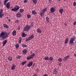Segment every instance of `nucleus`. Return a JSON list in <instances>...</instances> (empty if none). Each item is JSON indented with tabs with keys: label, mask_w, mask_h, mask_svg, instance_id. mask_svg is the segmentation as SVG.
Returning a JSON list of instances; mask_svg holds the SVG:
<instances>
[{
	"label": "nucleus",
	"mask_w": 76,
	"mask_h": 76,
	"mask_svg": "<svg viewBox=\"0 0 76 76\" xmlns=\"http://www.w3.org/2000/svg\"><path fill=\"white\" fill-rule=\"evenodd\" d=\"M9 35V33L4 32L2 31L0 34V37L2 39H6V38H7V36H8Z\"/></svg>",
	"instance_id": "obj_1"
},
{
	"label": "nucleus",
	"mask_w": 76,
	"mask_h": 76,
	"mask_svg": "<svg viewBox=\"0 0 76 76\" xmlns=\"http://www.w3.org/2000/svg\"><path fill=\"white\" fill-rule=\"evenodd\" d=\"M20 9V7H19L18 5H16L15 6V8H13L11 10L12 11H14V12H18V10H19Z\"/></svg>",
	"instance_id": "obj_2"
},
{
	"label": "nucleus",
	"mask_w": 76,
	"mask_h": 76,
	"mask_svg": "<svg viewBox=\"0 0 76 76\" xmlns=\"http://www.w3.org/2000/svg\"><path fill=\"white\" fill-rule=\"evenodd\" d=\"M29 29H31V26L28 25H27L23 29V31H26V32H28L29 30Z\"/></svg>",
	"instance_id": "obj_3"
},
{
	"label": "nucleus",
	"mask_w": 76,
	"mask_h": 76,
	"mask_svg": "<svg viewBox=\"0 0 76 76\" xmlns=\"http://www.w3.org/2000/svg\"><path fill=\"white\" fill-rule=\"evenodd\" d=\"M73 37H72L70 39L69 42V43L70 45H72V44L73 43V41H75V40H73Z\"/></svg>",
	"instance_id": "obj_4"
},
{
	"label": "nucleus",
	"mask_w": 76,
	"mask_h": 76,
	"mask_svg": "<svg viewBox=\"0 0 76 76\" xmlns=\"http://www.w3.org/2000/svg\"><path fill=\"white\" fill-rule=\"evenodd\" d=\"M5 6H6L7 9H9L10 6V2H9L7 3Z\"/></svg>",
	"instance_id": "obj_5"
},
{
	"label": "nucleus",
	"mask_w": 76,
	"mask_h": 76,
	"mask_svg": "<svg viewBox=\"0 0 76 76\" xmlns=\"http://www.w3.org/2000/svg\"><path fill=\"white\" fill-rule=\"evenodd\" d=\"M50 12L51 13H53L55 11V8L54 7H52L50 9Z\"/></svg>",
	"instance_id": "obj_6"
},
{
	"label": "nucleus",
	"mask_w": 76,
	"mask_h": 76,
	"mask_svg": "<svg viewBox=\"0 0 76 76\" xmlns=\"http://www.w3.org/2000/svg\"><path fill=\"white\" fill-rule=\"evenodd\" d=\"M34 38V34H32L28 38V39L29 40H31V39H32Z\"/></svg>",
	"instance_id": "obj_7"
},
{
	"label": "nucleus",
	"mask_w": 76,
	"mask_h": 76,
	"mask_svg": "<svg viewBox=\"0 0 76 76\" xmlns=\"http://www.w3.org/2000/svg\"><path fill=\"white\" fill-rule=\"evenodd\" d=\"M33 64V62H29L27 65L28 67H31Z\"/></svg>",
	"instance_id": "obj_8"
},
{
	"label": "nucleus",
	"mask_w": 76,
	"mask_h": 76,
	"mask_svg": "<svg viewBox=\"0 0 76 76\" xmlns=\"http://www.w3.org/2000/svg\"><path fill=\"white\" fill-rule=\"evenodd\" d=\"M64 11V10L62 8H60L59 10V13H60V14H61H61L63 13Z\"/></svg>",
	"instance_id": "obj_9"
},
{
	"label": "nucleus",
	"mask_w": 76,
	"mask_h": 76,
	"mask_svg": "<svg viewBox=\"0 0 76 76\" xmlns=\"http://www.w3.org/2000/svg\"><path fill=\"white\" fill-rule=\"evenodd\" d=\"M37 32V33H39V34L41 33L42 32V31H41V30L39 28H37L36 30Z\"/></svg>",
	"instance_id": "obj_10"
},
{
	"label": "nucleus",
	"mask_w": 76,
	"mask_h": 76,
	"mask_svg": "<svg viewBox=\"0 0 76 76\" xmlns=\"http://www.w3.org/2000/svg\"><path fill=\"white\" fill-rule=\"evenodd\" d=\"M6 43H7V40H5L4 41H3L2 42V44H3L2 47H4L6 45Z\"/></svg>",
	"instance_id": "obj_11"
},
{
	"label": "nucleus",
	"mask_w": 76,
	"mask_h": 76,
	"mask_svg": "<svg viewBox=\"0 0 76 76\" xmlns=\"http://www.w3.org/2000/svg\"><path fill=\"white\" fill-rule=\"evenodd\" d=\"M16 69V65H15V64H13L12 66H11V69L12 70H15Z\"/></svg>",
	"instance_id": "obj_12"
},
{
	"label": "nucleus",
	"mask_w": 76,
	"mask_h": 76,
	"mask_svg": "<svg viewBox=\"0 0 76 76\" xmlns=\"http://www.w3.org/2000/svg\"><path fill=\"white\" fill-rule=\"evenodd\" d=\"M16 16L17 18H20V16H21V14L19 12L17 13L16 14Z\"/></svg>",
	"instance_id": "obj_13"
},
{
	"label": "nucleus",
	"mask_w": 76,
	"mask_h": 76,
	"mask_svg": "<svg viewBox=\"0 0 76 76\" xmlns=\"http://www.w3.org/2000/svg\"><path fill=\"white\" fill-rule=\"evenodd\" d=\"M22 53L23 54H26L27 53V50L26 49H24L23 50Z\"/></svg>",
	"instance_id": "obj_14"
},
{
	"label": "nucleus",
	"mask_w": 76,
	"mask_h": 76,
	"mask_svg": "<svg viewBox=\"0 0 76 76\" xmlns=\"http://www.w3.org/2000/svg\"><path fill=\"white\" fill-rule=\"evenodd\" d=\"M31 13L33 14V15H36L37 13V12H36V11H35V10H34L31 11Z\"/></svg>",
	"instance_id": "obj_15"
},
{
	"label": "nucleus",
	"mask_w": 76,
	"mask_h": 76,
	"mask_svg": "<svg viewBox=\"0 0 76 76\" xmlns=\"http://www.w3.org/2000/svg\"><path fill=\"white\" fill-rule=\"evenodd\" d=\"M12 34L13 36H15V35H16V31L14 30L12 31Z\"/></svg>",
	"instance_id": "obj_16"
},
{
	"label": "nucleus",
	"mask_w": 76,
	"mask_h": 76,
	"mask_svg": "<svg viewBox=\"0 0 76 76\" xmlns=\"http://www.w3.org/2000/svg\"><path fill=\"white\" fill-rule=\"evenodd\" d=\"M57 69L56 68H55L53 70V73L54 74H55V75H56V74H57Z\"/></svg>",
	"instance_id": "obj_17"
},
{
	"label": "nucleus",
	"mask_w": 76,
	"mask_h": 76,
	"mask_svg": "<svg viewBox=\"0 0 76 76\" xmlns=\"http://www.w3.org/2000/svg\"><path fill=\"white\" fill-rule=\"evenodd\" d=\"M21 36L22 37H26L27 36V34L24 33H23L21 34Z\"/></svg>",
	"instance_id": "obj_18"
},
{
	"label": "nucleus",
	"mask_w": 76,
	"mask_h": 76,
	"mask_svg": "<svg viewBox=\"0 0 76 76\" xmlns=\"http://www.w3.org/2000/svg\"><path fill=\"white\" fill-rule=\"evenodd\" d=\"M70 57L69 56H67L66 57H65L64 58V60L66 61V60H67L69 59V58Z\"/></svg>",
	"instance_id": "obj_19"
},
{
	"label": "nucleus",
	"mask_w": 76,
	"mask_h": 76,
	"mask_svg": "<svg viewBox=\"0 0 76 76\" xmlns=\"http://www.w3.org/2000/svg\"><path fill=\"white\" fill-rule=\"evenodd\" d=\"M68 41H69V38H66L64 41L65 44H67V42H68Z\"/></svg>",
	"instance_id": "obj_20"
},
{
	"label": "nucleus",
	"mask_w": 76,
	"mask_h": 76,
	"mask_svg": "<svg viewBox=\"0 0 76 76\" xmlns=\"http://www.w3.org/2000/svg\"><path fill=\"white\" fill-rule=\"evenodd\" d=\"M8 59L10 61H12V57L10 56L8 57Z\"/></svg>",
	"instance_id": "obj_21"
},
{
	"label": "nucleus",
	"mask_w": 76,
	"mask_h": 76,
	"mask_svg": "<svg viewBox=\"0 0 76 76\" xmlns=\"http://www.w3.org/2000/svg\"><path fill=\"white\" fill-rule=\"evenodd\" d=\"M26 63V61H24L22 62L20 64H21V65H22L23 66H24L25 64Z\"/></svg>",
	"instance_id": "obj_22"
},
{
	"label": "nucleus",
	"mask_w": 76,
	"mask_h": 76,
	"mask_svg": "<svg viewBox=\"0 0 76 76\" xmlns=\"http://www.w3.org/2000/svg\"><path fill=\"white\" fill-rule=\"evenodd\" d=\"M4 27L5 28H9V26L6 24H4L3 25Z\"/></svg>",
	"instance_id": "obj_23"
},
{
	"label": "nucleus",
	"mask_w": 76,
	"mask_h": 76,
	"mask_svg": "<svg viewBox=\"0 0 76 76\" xmlns=\"http://www.w3.org/2000/svg\"><path fill=\"white\" fill-rule=\"evenodd\" d=\"M34 4H36L37 3V0H31Z\"/></svg>",
	"instance_id": "obj_24"
},
{
	"label": "nucleus",
	"mask_w": 76,
	"mask_h": 76,
	"mask_svg": "<svg viewBox=\"0 0 76 76\" xmlns=\"http://www.w3.org/2000/svg\"><path fill=\"white\" fill-rule=\"evenodd\" d=\"M32 58L31 56H30V55L29 56H28L27 58V60H31V59H32Z\"/></svg>",
	"instance_id": "obj_25"
},
{
	"label": "nucleus",
	"mask_w": 76,
	"mask_h": 76,
	"mask_svg": "<svg viewBox=\"0 0 76 76\" xmlns=\"http://www.w3.org/2000/svg\"><path fill=\"white\" fill-rule=\"evenodd\" d=\"M44 59L45 60H48L49 59V57H48V56L45 57L44 58Z\"/></svg>",
	"instance_id": "obj_26"
},
{
	"label": "nucleus",
	"mask_w": 76,
	"mask_h": 76,
	"mask_svg": "<svg viewBox=\"0 0 76 76\" xmlns=\"http://www.w3.org/2000/svg\"><path fill=\"white\" fill-rule=\"evenodd\" d=\"M8 1H9V0H5L4 1V6L6 5V3H7Z\"/></svg>",
	"instance_id": "obj_27"
},
{
	"label": "nucleus",
	"mask_w": 76,
	"mask_h": 76,
	"mask_svg": "<svg viewBox=\"0 0 76 76\" xmlns=\"http://www.w3.org/2000/svg\"><path fill=\"white\" fill-rule=\"evenodd\" d=\"M46 22H48V23H49L50 22V20L49 19V18H48V17H47L46 18Z\"/></svg>",
	"instance_id": "obj_28"
},
{
	"label": "nucleus",
	"mask_w": 76,
	"mask_h": 76,
	"mask_svg": "<svg viewBox=\"0 0 76 76\" xmlns=\"http://www.w3.org/2000/svg\"><path fill=\"white\" fill-rule=\"evenodd\" d=\"M20 13H23L24 12V10L23 9H20Z\"/></svg>",
	"instance_id": "obj_29"
},
{
	"label": "nucleus",
	"mask_w": 76,
	"mask_h": 76,
	"mask_svg": "<svg viewBox=\"0 0 76 76\" xmlns=\"http://www.w3.org/2000/svg\"><path fill=\"white\" fill-rule=\"evenodd\" d=\"M21 45L23 48H24V47H25V48H26L27 47V46L25 45L24 44H22Z\"/></svg>",
	"instance_id": "obj_30"
},
{
	"label": "nucleus",
	"mask_w": 76,
	"mask_h": 76,
	"mask_svg": "<svg viewBox=\"0 0 76 76\" xmlns=\"http://www.w3.org/2000/svg\"><path fill=\"white\" fill-rule=\"evenodd\" d=\"M18 42L19 44H21V42H22V38H20L19 39Z\"/></svg>",
	"instance_id": "obj_31"
},
{
	"label": "nucleus",
	"mask_w": 76,
	"mask_h": 76,
	"mask_svg": "<svg viewBox=\"0 0 76 76\" xmlns=\"http://www.w3.org/2000/svg\"><path fill=\"white\" fill-rule=\"evenodd\" d=\"M47 8H44L42 11H43L45 13V12H47Z\"/></svg>",
	"instance_id": "obj_32"
},
{
	"label": "nucleus",
	"mask_w": 76,
	"mask_h": 76,
	"mask_svg": "<svg viewBox=\"0 0 76 76\" xmlns=\"http://www.w3.org/2000/svg\"><path fill=\"white\" fill-rule=\"evenodd\" d=\"M40 15L41 16H42L44 15V14L45 13L44 12H43V11H42L41 12H40Z\"/></svg>",
	"instance_id": "obj_33"
},
{
	"label": "nucleus",
	"mask_w": 76,
	"mask_h": 76,
	"mask_svg": "<svg viewBox=\"0 0 76 76\" xmlns=\"http://www.w3.org/2000/svg\"><path fill=\"white\" fill-rule=\"evenodd\" d=\"M35 53H33L32 54L30 55V56H31V58H32L33 57L35 56Z\"/></svg>",
	"instance_id": "obj_34"
},
{
	"label": "nucleus",
	"mask_w": 76,
	"mask_h": 76,
	"mask_svg": "<svg viewBox=\"0 0 76 76\" xmlns=\"http://www.w3.org/2000/svg\"><path fill=\"white\" fill-rule=\"evenodd\" d=\"M19 47V44L18 43L17 44L15 45V48H18Z\"/></svg>",
	"instance_id": "obj_35"
},
{
	"label": "nucleus",
	"mask_w": 76,
	"mask_h": 76,
	"mask_svg": "<svg viewBox=\"0 0 76 76\" xmlns=\"http://www.w3.org/2000/svg\"><path fill=\"white\" fill-rule=\"evenodd\" d=\"M50 61H52L53 60V58L52 57H50L49 58Z\"/></svg>",
	"instance_id": "obj_36"
},
{
	"label": "nucleus",
	"mask_w": 76,
	"mask_h": 76,
	"mask_svg": "<svg viewBox=\"0 0 76 76\" xmlns=\"http://www.w3.org/2000/svg\"><path fill=\"white\" fill-rule=\"evenodd\" d=\"M4 16V14H2V13H0V18H1L2 17Z\"/></svg>",
	"instance_id": "obj_37"
},
{
	"label": "nucleus",
	"mask_w": 76,
	"mask_h": 76,
	"mask_svg": "<svg viewBox=\"0 0 76 76\" xmlns=\"http://www.w3.org/2000/svg\"><path fill=\"white\" fill-rule=\"evenodd\" d=\"M30 26H31V27H33V26H34V24H33V23L32 22H30Z\"/></svg>",
	"instance_id": "obj_38"
},
{
	"label": "nucleus",
	"mask_w": 76,
	"mask_h": 76,
	"mask_svg": "<svg viewBox=\"0 0 76 76\" xmlns=\"http://www.w3.org/2000/svg\"><path fill=\"white\" fill-rule=\"evenodd\" d=\"M58 61H59V62H61L62 61V59L61 58H59Z\"/></svg>",
	"instance_id": "obj_39"
},
{
	"label": "nucleus",
	"mask_w": 76,
	"mask_h": 76,
	"mask_svg": "<svg viewBox=\"0 0 76 76\" xmlns=\"http://www.w3.org/2000/svg\"><path fill=\"white\" fill-rule=\"evenodd\" d=\"M73 6H76V2H74L73 3Z\"/></svg>",
	"instance_id": "obj_40"
},
{
	"label": "nucleus",
	"mask_w": 76,
	"mask_h": 76,
	"mask_svg": "<svg viewBox=\"0 0 76 76\" xmlns=\"http://www.w3.org/2000/svg\"><path fill=\"white\" fill-rule=\"evenodd\" d=\"M48 2H49V3H50V4H51V3H52V0H49Z\"/></svg>",
	"instance_id": "obj_41"
},
{
	"label": "nucleus",
	"mask_w": 76,
	"mask_h": 76,
	"mask_svg": "<svg viewBox=\"0 0 76 76\" xmlns=\"http://www.w3.org/2000/svg\"><path fill=\"white\" fill-rule=\"evenodd\" d=\"M20 57H21V56H18V57H17L16 58H17V59H19V58H20Z\"/></svg>",
	"instance_id": "obj_42"
},
{
	"label": "nucleus",
	"mask_w": 76,
	"mask_h": 76,
	"mask_svg": "<svg viewBox=\"0 0 76 76\" xmlns=\"http://www.w3.org/2000/svg\"><path fill=\"white\" fill-rule=\"evenodd\" d=\"M19 22V20H15V23H18V22Z\"/></svg>",
	"instance_id": "obj_43"
},
{
	"label": "nucleus",
	"mask_w": 76,
	"mask_h": 76,
	"mask_svg": "<svg viewBox=\"0 0 76 76\" xmlns=\"http://www.w3.org/2000/svg\"><path fill=\"white\" fill-rule=\"evenodd\" d=\"M28 18H31V16L29 15H27Z\"/></svg>",
	"instance_id": "obj_44"
},
{
	"label": "nucleus",
	"mask_w": 76,
	"mask_h": 76,
	"mask_svg": "<svg viewBox=\"0 0 76 76\" xmlns=\"http://www.w3.org/2000/svg\"><path fill=\"white\" fill-rule=\"evenodd\" d=\"M3 11L2 9H0V13H2V12H3Z\"/></svg>",
	"instance_id": "obj_45"
},
{
	"label": "nucleus",
	"mask_w": 76,
	"mask_h": 76,
	"mask_svg": "<svg viewBox=\"0 0 76 76\" xmlns=\"http://www.w3.org/2000/svg\"><path fill=\"white\" fill-rule=\"evenodd\" d=\"M27 1H28V0H25L23 2L24 3H27Z\"/></svg>",
	"instance_id": "obj_46"
},
{
	"label": "nucleus",
	"mask_w": 76,
	"mask_h": 76,
	"mask_svg": "<svg viewBox=\"0 0 76 76\" xmlns=\"http://www.w3.org/2000/svg\"><path fill=\"white\" fill-rule=\"evenodd\" d=\"M58 65L59 66H61V63H59L58 64Z\"/></svg>",
	"instance_id": "obj_47"
},
{
	"label": "nucleus",
	"mask_w": 76,
	"mask_h": 76,
	"mask_svg": "<svg viewBox=\"0 0 76 76\" xmlns=\"http://www.w3.org/2000/svg\"><path fill=\"white\" fill-rule=\"evenodd\" d=\"M8 20H9V22H10V17H9L8 18Z\"/></svg>",
	"instance_id": "obj_48"
},
{
	"label": "nucleus",
	"mask_w": 76,
	"mask_h": 76,
	"mask_svg": "<svg viewBox=\"0 0 76 76\" xmlns=\"http://www.w3.org/2000/svg\"><path fill=\"white\" fill-rule=\"evenodd\" d=\"M43 76H48V75L47 74H44L43 75Z\"/></svg>",
	"instance_id": "obj_49"
},
{
	"label": "nucleus",
	"mask_w": 76,
	"mask_h": 76,
	"mask_svg": "<svg viewBox=\"0 0 76 76\" xmlns=\"http://www.w3.org/2000/svg\"><path fill=\"white\" fill-rule=\"evenodd\" d=\"M17 29L18 30H19L20 29V27H17Z\"/></svg>",
	"instance_id": "obj_50"
},
{
	"label": "nucleus",
	"mask_w": 76,
	"mask_h": 76,
	"mask_svg": "<svg viewBox=\"0 0 76 76\" xmlns=\"http://www.w3.org/2000/svg\"><path fill=\"white\" fill-rule=\"evenodd\" d=\"M76 21L73 24L74 25H76Z\"/></svg>",
	"instance_id": "obj_51"
},
{
	"label": "nucleus",
	"mask_w": 76,
	"mask_h": 76,
	"mask_svg": "<svg viewBox=\"0 0 76 76\" xmlns=\"http://www.w3.org/2000/svg\"><path fill=\"white\" fill-rule=\"evenodd\" d=\"M36 71L37 72H39V70L38 69H36Z\"/></svg>",
	"instance_id": "obj_52"
},
{
	"label": "nucleus",
	"mask_w": 76,
	"mask_h": 76,
	"mask_svg": "<svg viewBox=\"0 0 76 76\" xmlns=\"http://www.w3.org/2000/svg\"><path fill=\"white\" fill-rule=\"evenodd\" d=\"M28 40H29V39H26V41H28Z\"/></svg>",
	"instance_id": "obj_53"
},
{
	"label": "nucleus",
	"mask_w": 76,
	"mask_h": 76,
	"mask_svg": "<svg viewBox=\"0 0 76 76\" xmlns=\"http://www.w3.org/2000/svg\"><path fill=\"white\" fill-rule=\"evenodd\" d=\"M37 76V75H36V74H34L33 76Z\"/></svg>",
	"instance_id": "obj_54"
},
{
	"label": "nucleus",
	"mask_w": 76,
	"mask_h": 76,
	"mask_svg": "<svg viewBox=\"0 0 76 76\" xmlns=\"http://www.w3.org/2000/svg\"><path fill=\"white\" fill-rule=\"evenodd\" d=\"M74 39H76V37L75 36L74 37Z\"/></svg>",
	"instance_id": "obj_55"
},
{
	"label": "nucleus",
	"mask_w": 76,
	"mask_h": 76,
	"mask_svg": "<svg viewBox=\"0 0 76 76\" xmlns=\"http://www.w3.org/2000/svg\"><path fill=\"white\" fill-rule=\"evenodd\" d=\"M60 1H61V0H58V1L59 3V2H60Z\"/></svg>",
	"instance_id": "obj_56"
},
{
	"label": "nucleus",
	"mask_w": 76,
	"mask_h": 76,
	"mask_svg": "<svg viewBox=\"0 0 76 76\" xmlns=\"http://www.w3.org/2000/svg\"><path fill=\"white\" fill-rule=\"evenodd\" d=\"M0 3H1V1L0 0Z\"/></svg>",
	"instance_id": "obj_57"
},
{
	"label": "nucleus",
	"mask_w": 76,
	"mask_h": 76,
	"mask_svg": "<svg viewBox=\"0 0 76 76\" xmlns=\"http://www.w3.org/2000/svg\"><path fill=\"white\" fill-rule=\"evenodd\" d=\"M64 1H66V0H64Z\"/></svg>",
	"instance_id": "obj_58"
},
{
	"label": "nucleus",
	"mask_w": 76,
	"mask_h": 76,
	"mask_svg": "<svg viewBox=\"0 0 76 76\" xmlns=\"http://www.w3.org/2000/svg\"><path fill=\"white\" fill-rule=\"evenodd\" d=\"M31 53H32V51H31Z\"/></svg>",
	"instance_id": "obj_59"
}]
</instances>
